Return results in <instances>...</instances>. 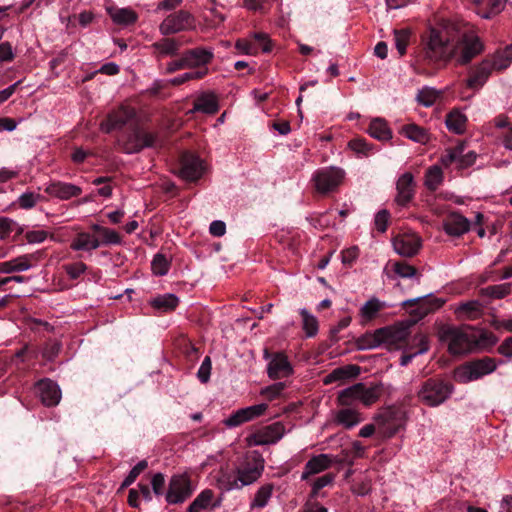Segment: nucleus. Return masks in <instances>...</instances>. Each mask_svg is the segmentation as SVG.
Listing matches in <instances>:
<instances>
[{
    "label": "nucleus",
    "mask_w": 512,
    "mask_h": 512,
    "mask_svg": "<svg viewBox=\"0 0 512 512\" xmlns=\"http://www.w3.org/2000/svg\"><path fill=\"white\" fill-rule=\"evenodd\" d=\"M285 387L286 384L283 382L274 383L263 388L261 390V395L264 396L267 400L272 401L281 395Z\"/></svg>",
    "instance_id": "54"
},
{
    "label": "nucleus",
    "mask_w": 512,
    "mask_h": 512,
    "mask_svg": "<svg viewBox=\"0 0 512 512\" xmlns=\"http://www.w3.org/2000/svg\"><path fill=\"white\" fill-rule=\"evenodd\" d=\"M454 392L452 383L438 378H430L424 381L418 391L420 402L429 407H438L443 404Z\"/></svg>",
    "instance_id": "5"
},
{
    "label": "nucleus",
    "mask_w": 512,
    "mask_h": 512,
    "mask_svg": "<svg viewBox=\"0 0 512 512\" xmlns=\"http://www.w3.org/2000/svg\"><path fill=\"white\" fill-rule=\"evenodd\" d=\"M253 43L258 48V51L261 50L264 53H269L272 51V42L269 36L263 32H256L252 35Z\"/></svg>",
    "instance_id": "50"
},
{
    "label": "nucleus",
    "mask_w": 512,
    "mask_h": 512,
    "mask_svg": "<svg viewBox=\"0 0 512 512\" xmlns=\"http://www.w3.org/2000/svg\"><path fill=\"white\" fill-rule=\"evenodd\" d=\"M110 16L115 23L120 25H130L137 20V14L126 8L117 9L114 12L110 11Z\"/></svg>",
    "instance_id": "43"
},
{
    "label": "nucleus",
    "mask_w": 512,
    "mask_h": 512,
    "mask_svg": "<svg viewBox=\"0 0 512 512\" xmlns=\"http://www.w3.org/2000/svg\"><path fill=\"white\" fill-rule=\"evenodd\" d=\"M445 124L450 132L462 134L466 130L467 117L460 110H452L446 116Z\"/></svg>",
    "instance_id": "36"
},
{
    "label": "nucleus",
    "mask_w": 512,
    "mask_h": 512,
    "mask_svg": "<svg viewBox=\"0 0 512 512\" xmlns=\"http://www.w3.org/2000/svg\"><path fill=\"white\" fill-rule=\"evenodd\" d=\"M136 122L138 120L135 109L122 105L108 113L106 119L101 123V128L106 133H110L113 130L127 129Z\"/></svg>",
    "instance_id": "11"
},
{
    "label": "nucleus",
    "mask_w": 512,
    "mask_h": 512,
    "mask_svg": "<svg viewBox=\"0 0 512 512\" xmlns=\"http://www.w3.org/2000/svg\"><path fill=\"white\" fill-rule=\"evenodd\" d=\"M492 71H494L493 64L489 60L482 61L472 70L466 80V86L473 90L480 89L487 82Z\"/></svg>",
    "instance_id": "18"
},
{
    "label": "nucleus",
    "mask_w": 512,
    "mask_h": 512,
    "mask_svg": "<svg viewBox=\"0 0 512 512\" xmlns=\"http://www.w3.org/2000/svg\"><path fill=\"white\" fill-rule=\"evenodd\" d=\"M264 470V459L257 452H251L237 466L235 471H221L219 488L225 491L241 489L257 481Z\"/></svg>",
    "instance_id": "3"
},
{
    "label": "nucleus",
    "mask_w": 512,
    "mask_h": 512,
    "mask_svg": "<svg viewBox=\"0 0 512 512\" xmlns=\"http://www.w3.org/2000/svg\"><path fill=\"white\" fill-rule=\"evenodd\" d=\"M443 181V172L438 165H433L428 168L425 174V186L429 190H436Z\"/></svg>",
    "instance_id": "41"
},
{
    "label": "nucleus",
    "mask_w": 512,
    "mask_h": 512,
    "mask_svg": "<svg viewBox=\"0 0 512 512\" xmlns=\"http://www.w3.org/2000/svg\"><path fill=\"white\" fill-rule=\"evenodd\" d=\"M207 165L200 156L192 151H182L178 158L177 174L187 182H197L206 172Z\"/></svg>",
    "instance_id": "8"
},
{
    "label": "nucleus",
    "mask_w": 512,
    "mask_h": 512,
    "mask_svg": "<svg viewBox=\"0 0 512 512\" xmlns=\"http://www.w3.org/2000/svg\"><path fill=\"white\" fill-rule=\"evenodd\" d=\"M64 270L71 279L77 280L87 270V265L83 262L70 263L64 265Z\"/></svg>",
    "instance_id": "56"
},
{
    "label": "nucleus",
    "mask_w": 512,
    "mask_h": 512,
    "mask_svg": "<svg viewBox=\"0 0 512 512\" xmlns=\"http://www.w3.org/2000/svg\"><path fill=\"white\" fill-rule=\"evenodd\" d=\"M367 133L378 141H389L392 139V130L384 118L376 117L370 121Z\"/></svg>",
    "instance_id": "28"
},
{
    "label": "nucleus",
    "mask_w": 512,
    "mask_h": 512,
    "mask_svg": "<svg viewBox=\"0 0 512 512\" xmlns=\"http://www.w3.org/2000/svg\"><path fill=\"white\" fill-rule=\"evenodd\" d=\"M148 467V462L147 460H141L139 461L131 470L130 472L128 473V475L126 476V478L123 480L121 486H120V490H123L127 487H129L130 485H132L135 480L137 479V477L144 471L146 470Z\"/></svg>",
    "instance_id": "46"
},
{
    "label": "nucleus",
    "mask_w": 512,
    "mask_h": 512,
    "mask_svg": "<svg viewBox=\"0 0 512 512\" xmlns=\"http://www.w3.org/2000/svg\"><path fill=\"white\" fill-rule=\"evenodd\" d=\"M494 70L502 71L512 63V46L507 47L503 52L497 54L492 61Z\"/></svg>",
    "instance_id": "44"
},
{
    "label": "nucleus",
    "mask_w": 512,
    "mask_h": 512,
    "mask_svg": "<svg viewBox=\"0 0 512 512\" xmlns=\"http://www.w3.org/2000/svg\"><path fill=\"white\" fill-rule=\"evenodd\" d=\"M497 366L495 359L483 357L458 366L454 370L453 377L459 383H469L493 373Z\"/></svg>",
    "instance_id": "7"
},
{
    "label": "nucleus",
    "mask_w": 512,
    "mask_h": 512,
    "mask_svg": "<svg viewBox=\"0 0 512 512\" xmlns=\"http://www.w3.org/2000/svg\"><path fill=\"white\" fill-rule=\"evenodd\" d=\"M183 42L178 38L164 37L154 42L151 47L154 49L155 56L160 59L164 56H177Z\"/></svg>",
    "instance_id": "26"
},
{
    "label": "nucleus",
    "mask_w": 512,
    "mask_h": 512,
    "mask_svg": "<svg viewBox=\"0 0 512 512\" xmlns=\"http://www.w3.org/2000/svg\"><path fill=\"white\" fill-rule=\"evenodd\" d=\"M382 388L378 384L367 385L365 383H356L339 392V402L344 406H351L361 403L364 406L374 404L380 398Z\"/></svg>",
    "instance_id": "6"
},
{
    "label": "nucleus",
    "mask_w": 512,
    "mask_h": 512,
    "mask_svg": "<svg viewBox=\"0 0 512 512\" xmlns=\"http://www.w3.org/2000/svg\"><path fill=\"white\" fill-rule=\"evenodd\" d=\"M483 51L480 38L472 31H464L452 22H443L429 30L424 46L427 60L435 64L467 65Z\"/></svg>",
    "instance_id": "1"
},
{
    "label": "nucleus",
    "mask_w": 512,
    "mask_h": 512,
    "mask_svg": "<svg viewBox=\"0 0 512 512\" xmlns=\"http://www.w3.org/2000/svg\"><path fill=\"white\" fill-rule=\"evenodd\" d=\"M218 110L219 104L216 96L213 94L203 93L195 99L191 112H201L213 115L216 114Z\"/></svg>",
    "instance_id": "29"
},
{
    "label": "nucleus",
    "mask_w": 512,
    "mask_h": 512,
    "mask_svg": "<svg viewBox=\"0 0 512 512\" xmlns=\"http://www.w3.org/2000/svg\"><path fill=\"white\" fill-rule=\"evenodd\" d=\"M207 73H208V69H201V70H196V71H192V72H187V73H184L183 75H180V76L172 79L171 83L173 85H181L189 80L202 79L207 75Z\"/></svg>",
    "instance_id": "51"
},
{
    "label": "nucleus",
    "mask_w": 512,
    "mask_h": 512,
    "mask_svg": "<svg viewBox=\"0 0 512 512\" xmlns=\"http://www.w3.org/2000/svg\"><path fill=\"white\" fill-rule=\"evenodd\" d=\"M348 146L360 157H367L374 152V146L363 138H354L350 140Z\"/></svg>",
    "instance_id": "42"
},
{
    "label": "nucleus",
    "mask_w": 512,
    "mask_h": 512,
    "mask_svg": "<svg viewBox=\"0 0 512 512\" xmlns=\"http://www.w3.org/2000/svg\"><path fill=\"white\" fill-rule=\"evenodd\" d=\"M439 338L447 344L448 351L453 355L465 354L477 347L494 345L497 341L493 333L470 326L464 328L442 326L439 330Z\"/></svg>",
    "instance_id": "2"
},
{
    "label": "nucleus",
    "mask_w": 512,
    "mask_h": 512,
    "mask_svg": "<svg viewBox=\"0 0 512 512\" xmlns=\"http://www.w3.org/2000/svg\"><path fill=\"white\" fill-rule=\"evenodd\" d=\"M299 313L302 320V329L306 337L316 336L319 327L318 319L305 308L301 309Z\"/></svg>",
    "instance_id": "38"
},
{
    "label": "nucleus",
    "mask_w": 512,
    "mask_h": 512,
    "mask_svg": "<svg viewBox=\"0 0 512 512\" xmlns=\"http://www.w3.org/2000/svg\"><path fill=\"white\" fill-rule=\"evenodd\" d=\"M389 305L385 301H381L376 297L370 298L360 309V317L362 323H367L378 317L379 313L388 308Z\"/></svg>",
    "instance_id": "30"
},
{
    "label": "nucleus",
    "mask_w": 512,
    "mask_h": 512,
    "mask_svg": "<svg viewBox=\"0 0 512 512\" xmlns=\"http://www.w3.org/2000/svg\"><path fill=\"white\" fill-rule=\"evenodd\" d=\"M284 433V425L281 422H275L251 434L249 436V442L253 445L274 444L283 437Z\"/></svg>",
    "instance_id": "13"
},
{
    "label": "nucleus",
    "mask_w": 512,
    "mask_h": 512,
    "mask_svg": "<svg viewBox=\"0 0 512 512\" xmlns=\"http://www.w3.org/2000/svg\"><path fill=\"white\" fill-rule=\"evenodd\" d=\"M156 141L157 134L145 130L139 122L131 124L118 139L121 150L126 154H135L145 148H152Z\"/></svg>",
    "instance_id": "4"
},
{
    "label": "nucleus",
    "mask_w": 512,
    "mask_h": 512,
    "mask_svg": "<svg viewBox=\"0 0 512 512\" xmlns=\"http://www.w3.org/2000/svg\"><path fill=\"white\" fill-rule=\"evenodd\" d=\"M32 259H35L34 254H25L6 262H0V272L11 274L26 271L31 268Z\"/></svg>",
    "instance_id": "27"
},
{
    "label": "nucleus",
    "mask_w": 512,
    "mask_h": 512,
    "mask_svg": "<svg viewBox=\"0 0 512 512\" xmlns=\"http://www.w3.org/2000/svg\"><path fill=\"white\" fill-rule=\"evenodd\" d=\"M364 420L362 415L354 408L340 409L336 414V421L347 429H351Z\"/></svg>",
    "instance_id": "35"
},
{
    "label": "nucleus",
    "mask_w": 512,
    "mask_h": 512,
    "mask_svg": "<svg viewBox=\"0 0 512 512\" xmlns=\"http://www.w3.org/2000/svg\"><path fill=\"white\" fill-rule=\"evenodd\" d=\"M394 251L403 257H412L421 247L420 238L414 234H401L393 238Z\"/></svg>",
    "instance_id": "15"
},
{
    "label": "nucleus",
    "mask_w": 512,
    "mask_h": 512,
    "mask_svg": "<svg viewBox=\"0 0 512 512\" xmlns=\"http://www.w3.org/2000/svg\"><path fill=\"white\" fill-rule=\"evenodd\" d=\"M360 373V367L357 365H345L337 367L332 370L328 375L322 379V383L325 385L329 384H341L347 379L354 378Z\"/></svg>",
    "instance_id": "23"
},
{
    "label": "nucleus",
    "mask_w": 512,
    "mask_h": 512,
    "mask_svg": "<svg viewBox=\"0 0 512 512\" xmlns=\"http://www.w3.org/2000/svg\"><path fill=\"white\" fill-rule=\"evenodd\" d=\"M61 344L57 341H48L42 350V356L47 361H53L59 354Z\"/></svg>",
    "instance_id": "57"
},
{
    "label": "nucleus",
    "mask_w": 512,
    "mask_h": 512,
    "mask_svg": "<svg viewBox=\"0 0 512 512\" xmlns=\"http://www.w3.org/2000/svg\"><path fill=\"white\" fill-rule=\"evenodd\" d=\"M45 192L61 200H69L73 197H78L82 193V189L72 183H65L61 181L51 182L46 188Z\"/></svg>",
    "instance_id": "19"
},
{
    "label": "nucleus",
    "mask_w": 512,
    "mask_h": 512,
    "mask_svg": "<svg viewBox=\"0 0 512 512\" xmlns=\"http://www.w3.org/2000/svg\"><path fill=\"white\" fill-rule=\"evenodd\" d=\"M151 487L156 496L165 495V475L161 472L154 474L151 479Z\"/></svg>",
    "instance_id": "58"
},
{
    "label": "nucleus",
    "mask_w": 512,
    "mask_h": 512,
    "mask_svg": "<svg viewBox=\"0 0 512 512\" xmlns=\"http://www.w3.org/2000/svg\"><path fill=\"white\" fill-rule=\"evenodd\" d=\"M418 341H419V344H420V348L419 350H417L416 352L414 353H411V354H407V355H402L401 358H400V365L401 366H406L408 365L412 359L418 355H422L424 353H426L429 349V346H428V341H427V338L424 336V335H419L418 336Z\"/></svg>",
    "instance_id": "49"
},
{
    "label": "nucleus",
    "mask_w": 512,
    "mask_h": 512,
    "mask_svg": "<svg viewBox=\"0 0 512 512\" xmlns=\"http://www.w3.org/2000/svg\"><path fill=\"white\" fill-rule=\"evenodd\" d=\"M320 473V455H316L310 459L301 475L302 480H308L310 476Z\"/></svg>",
    "instance_id": "52"
},
{
    "label": "nucleus",
    "mask_w": 512,
    "mask_h": 512,
    "mask_svg": "<svg viewBox=\"0 0 512 512\" xmlns=\"http://www.w3.org/2000/svg\"><path fill=\"white\" fill-rule=\"evenodd\" d=\"M194 492L190 476L186 473L175 474L170 478L165 500L168 504H181Z\"/></svg>",
    "instance_id": "10"
},
{
    "label": "nucleus",
    "mask_w": 512,
    "mask_h": 512,
    "mask_svg": "<svg viewBox=\"0 0 512 512\" xmlns=\"http://www.w3.org/2000/svg\"><path fill=\"white\" fill-rule=\"evenodd\" d=\"M274 485L267 483L262 485L256 492L253 501L251 502V508H263L267 505L269 499L272 496Z\"/></svg>",
    "instance_id": "40"
},
{
    "label": "nucleus",
    "mask_w": 512,
    "mask_h": 512,
    "mask_svg": "<svg viewBox=\"0 0 512 512\" xmlns=\"http://www.w3.org/2000/svg\"><path fill=\"white\" fill-rule=\"evenodd\" d=\"M211 369H212V361L209 356H206L204 360L202 361L198 372L197 377L201 383H207L210 380L211 375Z\"/></svg>",
    "instance_id": "59"
},
{
    "label": "nucleus",
    "mask_w": 512,
    "mask_h": 512,
    "mask_svg": "<svg viewBox=\"0 0 512 512\" xmlns=\"http://www.w3.org/2000/svg\"><path fill=\"white\" fill-rule=\"evenodd\" d=\"M409 34L406 31H395L394 40L397 51L400 55L406 52Z\"/></svg>",
    "instance_id": "62"
},
{
    "label": "nucleus",
    "mask_w": 512,
    "mask_h": 512,
    "mask_svg": "<svg viewBox=\"0 0 512 512\" xmlns=\"http://www.w3.org/2000/svg\"><path fill=\"white\" fill-rule=\"evenodd\" d=\"M41 402L48 407L56 406L61 399V390L56 382L43 378L36 383Z\"/></svg>",
    "instance_id": "16"
},
{
    "label": "nucleus",
    "mask_w": 512,
    "mask_h": 512,
    "mask_svg": "<svg viewBox=\"0 0 512 512\" xmlns=\"http://www.w3.org/2000/svg\"><path fill=\"white\" fill-rule=\"evenodd\" d=\"M392 271L401 278H413L416 276V269L404 262H389Z\"/></svg>",
    "instance_id": "47"
},
{
    "label": "nucleus",
    "mask_w": 512,
    "mask_h": 512,
    "mask_svg": "<svg viewBox=\"0 0 512 512\" xmlns=\"http://www.w3.org/2000/svg\"><path fill=\"white\" fill-rule=\"evenodd\" d=\"M42 196L40 194H35L33 192H25L18 198V205L22 209H31L33 208L38 200H40Z\"/></svg>",
    "instance_id": "53"
},
{
    "label": "nucleus",
    "mask_w": 512,
    "mask_h": 512,
    "mask_svg": "<svg viewBox=\"0 0 512 512\" xmlns=\"http://www.w3.org/2000/svg\"><path fill=\"white\" fill-rule=\"evenodd\" d=\"M74 251H89L100 247L99 239L87 232H80L73 239L70 245Z\"/></svg>",
    "instance_id": "33"
},
{
    "label": "nucleus",
    "mask_w": 512,
    "mask_h": 512,
    "mask_svg": "<svg viewBox=\"0 0 512 512\" xmlns=\"http://www.w3.org/2000/svg\"><path fill=\"white\" fill-rule=\"evenodd\" d=\"M268 375L272 379H279L289 376L293 369L287 357L284 354L277 353L268 364Z\"/></svg>",
    "instance_id": "24"
},
{
    "label": "nucleus",
    "mask_w": 512,
    "mask_h": 512,
    "mask_svg": "<svg viewBox=\"0 0 512 512\" xmlns=\"http://www.w3.org/2000/svg\"><path fill=\"white\" fill-rule=\"evenodd\" d=\"M390 218V213L387 210H380L376 213L374 218V223L376 229L384 233L387 230L388 222Z\"/></svg>",
    "instance_id": "60"
},
{
    "label": "nucleus",
    "mask_w": 512,
    "mask_h": 512,
    "mask_svg": "<svg viewBox=\"0 0 512 512\" xmlns=\"http://www.w3.org/2000/svg\"><path fill=\"white\" fill-rule=\"evenodd\" d=\"M511 288V283L491 285L482 288L480 290V295L490 299H503L511 293Z\"/></svg>",
    "instance_id": "37"
},
{
    "label": "nucleus",
    "mask_w": 512,
    "mask_h": 512,
    "mask_svg": "<svg viewBox=\"0 0 512 512\" xmlns=\"http://www.w3.org/2000/svg\"><path fill=\"white\" fill-rule=\"evenodd\" d=\"M411 323L408 321L399 322L395 325L377 329L378 339L382 340L383 345L389 348L402 346L410 335Z\"/></svg>",
    "instance_id": "12"
},
{
    "label": "nucleus",
    "mask_w": 512,
    "mask_h": 512,
    "mask_svg": "<svg viewBox=\"0 0 512 512\" xmlns=\"http://www.w3.org/2000/svg\"><path fill=\"white\" fill-rule=\"evenodd\" d=\"M179 350L184 357L191 363H195L199 358V350L189 340L183 339L179 343Z\"/></svg>",
    "instance_id": "48"
},
{
    "label": "nucleus",
    "mask_w": 512,
    "mask_h": 512,
    "mask_svg": "<svg viewBox=\"0 0 512 512\" xmlns=\"http://www.w3.org/2000/svg\"><path fill=\"white\" fill-rule=\"evenodd\" d=\"M441 92L434 87H423L417 93L416 100L424 107H431L440 98Z\"/></svg>",
    "instance_id": "39"
},
{
    "label": "nucleus",
    "mask_w": 512,
    "mask_h": 512,
    "mask_svg": "<svg viewBox=\"0 0 512 512\" xmlns=\"http://www.w3.org/2000/svg\"><path fill=\"white\" fill-rule=\"evenodd\" d=\"M400 133L409 140L418 144H427L430 141V133L428 130L415 123L404 125L401 128Z\"/></svg>",
    "instance_id": "31"
},
{
    "label": "nucleus",
    "mask_w": 512,
    "mask_h": 512,
    "mask_svg": "<svg viewBox=\"0 0 512 512\" xmlns=\"http://www.w3.org/2000/svg\"><path fill=\"white\" fill-rule=\"evenodd\" d=\"M267 407V404L262 403L239 409L231 414L224 421V423L228 427H237L247 421L254 419L255 417L262 415L266 411Z\"/></svg>",
    "instance_id": "17"
},
{
    "label": "nucleus",
    "mask_w": 512,
    "mask_h": 512,
    "mask_svg": "<svg viewBox=\"0 0 512 512\" xmlns=\"http://www.w3.org/2000/svg\"><path fill=\"white\" fill-rule=\"evenodd\" d=\"M317 85V81H309L300 86V95L296 99V104L299 106L300 102L303 100L304 97L307 99H316V93H312L309 91V88H314Z\"/></svg>",
    "instance_id": "63"
},
{
    "label": "nucleus",
    "mask_w": 512,
    "mask_h": 512,
    "mask_svg": "<svg viewBox=\"0 0 512 512\" xmlns=\"http://www.w3.org/2000/svg\"><path fill=\"white\" fill-rule=\"evenodd\" d=\"M187 69L197 70L208 69L207 65L210 64L214 58L212 50L204 47H196L193 49L185 50L182 53Z\"/></svg>",
    "instance_id": "14"
},
{
    "label": "nucleus",
    "mask_w": 512,
    "mask_h": 512,
    "mask_svg": "<svg viewBox=\"0 0 512 512\" xmlns=\"http://www.w3.org/2000/svg\"><path fill=\"white\" fill-rule=\"evenodd\" d=\"M414 177L410 172L403 173L397 180L396 201L399 205L405 206L414 196Z\"/></svg>",
    "instance_id": "20"
},
{
    "label": "nucleus",
    "mask_w": 512,
    "mask_h": 512,
    "mask_svg": "<svg viewBox=\"0 0 512 512\" xmlns=\"http://www.w3.org/2000/svg\"><path fill=\"white\" fill-rule=\"evenodd\" d=\"M454 313L459 320H475L484 313V305L479 300H469L457 304Z\"/></svg>",
    "instance_id": "21"
},
{
    "label": "nucleus",
    "mask_w": 512,
    "mask_h": 512,
    "mask_svg": "<svg viewBox=\"0 0 512 512\" xmlns=\"http://www.w3.org/2000/svg\"><path fill=\"white\" fill-rule=\"evenodd\" d=\"M377 330L373 334H367L359 340V348L362 350L373 349L383 345L382 340L378 339Z\"/></svg>",
    "instance_id": "55"
},
{
    "label": "nucleus",
    "mask_w": 512,
    "mask_h": 512,
    "mask_svg": "<svg viewBox=\"0 0 512 512\" xmlns=\"http://www.w3.org/2000/svg\"><path fill=\"white\" fill-rule=\"evenodd\" d=\"M345 176L343 169L330 166L322 169V194L334 191L342 183Z\"/></svg>",
    "instance_id": "25"
},
{
    "label": "nucleus",
    "mask_w": 512,
    "mask_h": 512,
    "mask_svg": "<svg viewBox=\"0 0 512 512\" xmlns=\"http://www.w3.org/2000/svg\"><path fill=\"white\" fill-rule=\"evenodd\" d=\"M235 48L244 54L256 55L258 53L256 45L252 40L248 39H238L235 43Z\"/></svg>",
    "instance_id": "61"
},
{
    "label": "nucleus",
    "mask_w": 512,
    "mask_h": 512,
    "mask_svg": "<svg viewBox=\"0 0 512 512\" xmlns=\"http://www.w3.org/2000/svg\"><path fill=\"white\" fill-rule=\"evenodd\" d=\"M92 231L96 234L101 245H118L121 244L122 238L120 234L110 228L101 226L99 224H93L91 226Z\"/></svg>",
    "instance_id": "32"
},
{
    "label": "nucleus",
    "mask_w": 512,
    "mask_h": 512,
    "mask_svg": "<svg viewBox=\"0 0 512 512\" xmlns=\"http://www.w3.org/2000/svg\"><path fill=\"white\" fill-rule=\"evenodd\" d=\"M151 267L155 275L164 276L170 269V261L164 254L157 253L152 260Z\"/></svg>",
    "instance_id": "45"
},
{
    "label": "nucleus",
    "mask_w": 512,
    "mask_h": 512,
    "mask_svg": "<svg viewBox=\"0 0 512 512\" xmlns=\"http://www.w3.org/2000/svg\"><path fill=\"white\" fill-rule=\"evenodd\" d=\"M150 304L152 308L161 313H169L177 308L179 304V298L174 294L167 293L154 297L150 301Z\"/></svg>",
    "instance_id": "34"
},
{
    "label": "nucleus",
    "mask_w": 512,
    "mask_h": 512,
    "mask_svg": "<svg viewBox=\"0 0 512 512\" xmlns=\"http://www.w3.org/2000/svg\"><path fill=\"white\" fill-rule=\"evenodd\" d=\"M195 29L196 18L186 10L169 14L159 26V31L164 36Z\"/></svg>",
    "instance_id": "9"
},
{
    "label": "nucleus",
    "mask_w": 512,
    "mask_h": 512,
    "mask_svg": "<svg viewBox=\"0 0 512 512\" xmlns=\"http://www.w3.org/2000/svg\"><path fill=\"white\" fill-rule=\"evenodd\" d=\"M443 229L448 235L461 236L469 231L470 221L459 213H451L444 220Z\"/></svg>",
    "instance_id": "22"
},
{
    "label": "nucleus",
    "mask_w": 512,
    "mask_h": 512,
    "mask_svg": "<svg viewBox=\"0 0 512 512\" xmlns=\"http://www.w3.org/2000/svg\"><path fill=\"white\" fill-rule=\"evenodd\" d=\"M213 495L212 490L205 489L192 502L198 504V508L205 509L213 499Z\"/></svg>",
    "instance_id": "64"
}]
</instances>
